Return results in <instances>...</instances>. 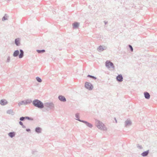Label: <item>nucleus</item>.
<instances>
[{
  "mask_svg": "<svg viewBox=\"0 0 157 157\" xmlns=\"http://www.w3.org/2000/svg\"><path fill=\"white\" fill-rule=\"evenodd\" d=\"M19 53V51L18 50L15 51L13 54V56H18Z\"/></svg>",
  "mask_w": 157,
  "mask_h": 157,
  "instance_id": "obj_9",
  "label": "nucleus"
},
{
  "mask_svg": "<svg viewBox=\"0 0 157 157\" xmlns=\"http://www.w3.org/2000/svg\"><path fill=\"white\" fill-rule=\"evenodd\" d=\"M148 153V151H145L142 153V155L143 156H145L147 155Z\"/></svg>",
  "mask_w": 157,
  "mask_h": 157,
  "instance_id": "obj_14",
  "label": "nucleus"
},
{
  "mask_svg": "<svg viewBox=\"0 0 157 157\" xmlns=\"http://www.w3.org/2000/svg\"><path fill=\"white\" fill-rule=\"evenodd\" d=\"M145 98L147 99H149L150 98V95L147 92H145L144 93Z\"/></svg>",
  "mask_w": 157,
  "mask_h": 157,
  "instance_id": "obj_8",
  "label": "nucleus"
},
{
  "mask_svg": "<svg viewBox=\"0 0 157 157\" xmlns=\"http://www.w3.org/2000/svg\"><path fill=\"white\" fill-rule=\"evenodd\" d=\"M23 56V52L22 50H20V53L19 55V58H21Z\"/></svg>",
  "mask_w": 157,
  "mask_h": 157,
  "instance_id": "obj_13",
  "label": "nucleus"
},
{
  "mask_svg": "<svg viewBox=\"0 0 157 157\" xmlns=\"http://www.w3.org/2000/svg\"><path fill=\"white\" fill-rule=\"evenodd\" d=\"M33 105L36 107L42 109L44 107L43 103L40 101L38 100H36L33 102Z\"/></svg>",
  "mask_w": 157,
  "mask_h": 157,
  "instance_id": "obj_1",
  "label": "nucleus"
},
{
  "mask_svg": "<svg viewBox=\"0 0 157 157\" xmlns=\"http://www.w3.org/2000/svg\"><path fill=\"white\" fill-rule=\"evenodd\" d=\"M19 124H20V125H23V124L22 123V122H21V121H20L19 122Z\"/></svg>",
  "mask_w": 157,
  "mask_h": 157,
  "instance_id": "obj_24",
  "label": "nucleus"
},
{
  "mask_svg": "<svg viewBox=\"0 0 157 157\" xmlns=\"http://www.w3.org/2000/svg\"><path fill=\"white\" fill-rule=\"evenodd\" d=\"M98 49L100 51H103L104 49L102 46H100L98 48Z\"/></svg>",
  "mask_w": 157,
  "mask_h": 157,
  "instance_id": "obj_18",
  "label": "nucleus"
},
{
  "mask_svg": "<svg viewBox=\"0 0 157 157\" xmlns=\"http://www.w3.org/2000/svg\"><path fill=\"white\" fill-rule=\"evenodd\" d=\"M45 52V50H41V52Z\"/></svg>",
  "mask_w": 157,
  "mask_h": 157,
  "instance_id": "obj_26",
  "label": "nucleus"
},
{
  "mask_svg": "<svg viewBox=\"0 0 157 157\" xmlns=\"http://www.w3.org/2000/svg\"><path fill=\"white\" fill-rule=\"evenodd\" d=\"M36 79L37 81L39 82H42V80L41 78L39 77H37L36 78Z\"/></svg>",
  "mask_w": 157,
  "mask_h": 157,
  "instance_id": "obj_17",
  "label": "nucleus"
},
{
  "mask_svg": "<svg viewBox=\"0 0 157 157\" xmlns=\"http://www.w3.org/2000/svg\"><path fill=\"white\" fill-rule=\"evenodd\" d=\"M15 43L18 46L20 44V40L18 38L16 39L15 40Z\"/></svg>",
  "mask_w": 157,
  "mask_h": 157,
  "instance_id": "obj_11",
  "label": "nucleus"
},
{
  "mask_svg": "<svg viewBox=\"0 0 157 157\" xmlns=\"http://www.w3.org/2000/svg\"><path fill=\"white\" fill-rule=\"evenodd\" d=\"M117 81L121 82L122 81L123 78L121 75H118L117 77Z\"/></svg>",
  "mask_w": 157,
  "mask_h": 157,
  "instance_id": "obj_6",
  "label": "nucleus"
},
{
  "mask_svg": "<svg viewBox=\"0 0 157 157\" xmlns=\"http://www.w3.org/2000/svg\"><path fill=\"white\" fill-rule=\"evenodd\" d=\"M8 135L10 137L12 138L15 136V133L14 132H10L8 134Z\"/></svg>",
  "mask_w": 157,
  "mask_h": 157,
  "instance_id": "obj_12",
  "label": "nucleus"
},
{
  "mask_svg": "<svg viewBox=\"0 0 157 157\" xmlns=\"http://www.w3.org/2000/svg\"><path fill=\"white\" fill-rule=\"evenodd\" d=\"M85 87L89 90H92L93 88V86L90 83L86 82L85 84Z\"/></svg>",
  "mask_w": 157,
  "mask_h": 157,
  "instance_id": "obj_3",
  "label": "nucleus"
},
{
  "mask_svg": "<svg viewBox=\"0 0 157 157\" xmlns=\"http://www.w3.org/2000/svg\"><path fill=\"white\" fill-rule=\"evenodd\" d=\"M79 24L78 23L75 22L73 24V25L74 28H77L79 26Z\"/></svg>",
  "mask_w": 157,
  "mask_h": 157,
  "instance_id": "obj_10",
  "label": "nucleus"
},
{
  "mask_svg": "<svg viewBox=\"0 0 157 157\" xmlns=\"http://www.w3.org/2000/svg\"><path fill=\"white\" fill-rule=\"evenodd\" d=\"M83 122L85 123L86 124V125L87 126H88V127H90V128H91V127H92V125L91 124H90L89 123H88V122H86V121H85V122L83 121Z\"/></svg>",
  "mask_w": 157,
  "mask_h": 157,
  "instance_id": "obj_15",
  "label": "nucleus"
},
{
  "mask_svg": "<svg viewBox=\"0 0 157 157\" xmlns=\"http://www.w3.org/2000/svg\"><path fill=\"white\" fill-rule=\"evenodd\" d=\"M76 117H77V118H78V114H76Z\"/></svg>",
  "mask_w": 157,
  "mask_h": 157,
  "instance_id": "obj_27",
  "label": "nucleus"
},
{
  "mask_svg": "<svg viewBox=\"0 0 157 157\" xmlns=\"http://www.w3.org/2000/svg\"><path fill=\"white\" fill-rule=\"evenodd\" d=\"M88 77H90V78H93L95 79H96V77H95L93 76H92L89 75H88Z\"/></svg>",
  "mask_w": 157,
  "mask_h": 157,
  "instance_id": "obj_19",
  "label": "nucleus"
},
{
  "mask_svg": "<svg viewBox=\"0 0 157 157\" xmlns=\"http://www.w3.org/2000/svg\"><path fill=\"white\" fill-rule=\"evenodd\" d=\"M24 118H25L23 117H21L20 118V120L21 121H23L24 120Z\"/></svg>",
  "mask_w": 157,
  "mask_h": 157,
  "instance_id": "obj_23",
  "label": "nucleus"
},
{
  "mask_svg": "<svg viewBox=\"0 0 157 157\" xmlns=\"http://www.w3.org/2000/svg\"><path fill=\"white\" fill-rule=\"evenodd\" d=\"M105 65L108 68H109L110 67L113 68V69L114 68V66H113V64L109 61H107L106 62Z\"/></svg>",
  "mask_w": 157,
  "mask_h": 157,
  "instance_id": "obj_4",
  "label": "nucleus"
},
{
  "mask_svg": "<svg viewBox=\"0 0 157 157\" xmlns=\"http://www.w3.org/2000/svg\"><path fill=\"white\" fill-rule=\"evenodd\" d=\"M36 131L37 132L40 133L41 132V129L40 128L38 127L36 128Z\"/></svg>",
  "mask_w": 157,
  "mask_h": 157,
  "instance_id": "obj_16",
  "label": "nucleus"
},
{
  "mask_svg": "<svg viewBox=\"0 0 157 157\" xmlns=\"http://www.w3.org/2000/svg\"><path fill=\"white\" fill-rule=\"evenodd\" d=\"M6 19H7V16H5L3 17L2 20V21H5Z\"/></svg>",
  "mask_w": 157,
  "mask_h": 157,
  "instance_id": "obj_20",
  "label": "nucleus"
},
{
  "mask_svg": "<svg viewBox=\"0 0 157 157\" xmlns=\"http://www.w3.org/2000/svg\"><path fill=\"white\" fill-rule=\"evenodd\" d=\"M129 48H130V49H131V51L132 52V51H133V48H132V46L131 45H129Z\"/></svg>",
  "mask_w": 157,
  "mask_h": 157,
  "instance_id": "obj_22",
  "label": "nucleus"
},
{
  "mask_svg": "<svg viewBox=\"0 0 157 157\" xmlns=\"http://www.w3.org/2000/svg\"><path fill=\"white\" fill-rule=\"evenodd\" d=\"M0 104L2 105H5L7 104V101L5 99H2L0 101Z\"/></svg>",
  "mask_w": 157,
  "mask_h": 157,
  "instance_id": "obj_5",
  "label": "nucleus"
},
{
  "mask_svg": "<svg viewBox=\"0 0 157 157\" xmlns=\"http://www.w3.org/2000/svg\"><path fill=\"white\" fill-rule=\"evenodd\" d=\"M96 124L97 127L99 129L103 130H105L107 129L104 124L98 121H96Z\"/></svg>",
  "mask_w": 157,
  "mask_h": 157,
  "instance_id": "obj_2",
  "label": "nucleus"
},
{
  "mask_svg": "<svg viewBox=\"0 0 157 157\" xmlns=\"http://www.w3.org/2000/svg\"><path fill=\"white\" fill-rule=\"evenodd\" d=\"M59 98L60 101H66L65 98L62 96H59Z\"/></svg>",
  "mask_w": 157,
  "mask_h": 157,
  "instance_id": "obj_7",
  "label": "nucleus"
},
{
  "mask_svg": "<svg viewBox=\"0 0 157 157\" xmlns=\"http://www.w3.org/2000/svg\"><path fill=\"white\" fill-rule=\"evenodd\" d=\"M126 124L127 125H128V124H131V122L130 121H127L126 122Z\"/></svg>",
  "mask_w": 157,
  "mask_h": 157,
  "instance_id": "obj_21",
  "label": "nucleus"
},
{
  "mask_svg": "<svg viewBox=\"0 0 157 157\" xmlns=\"http://www.w3.org/2000/svg\"><path fill=\"white\" fill-rule=\"evenodd\" d=\"M37 52L38 53H41V50H37Z\"/></svg>",
  "mask_w": 157,
  "mask_h": 157,
  "instance_id": "obj_25",
  "label": "nucleus"
},
{
  "mask_svg": "<svg viewBox=\"0 0 157 157\" xmlns=\"http://www.w3.org/2000/svg\"><path fill=\"white\" fill-rule=\"evenodd\" d=\"M30 130L29 129H27V131H29Z\"/></svg>",
  "mask_w": 157,
  "mask_h": 157,
  "instance_id": "obj_28",
  "label": "nucleus"
}]
</instances>
